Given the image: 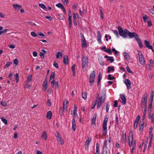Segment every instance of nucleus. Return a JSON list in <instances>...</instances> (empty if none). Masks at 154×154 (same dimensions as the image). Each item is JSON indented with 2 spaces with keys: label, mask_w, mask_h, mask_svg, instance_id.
<instances>
[{
  "label": "nucleus",
  "mask_w": 154,
  "mask_h": 154,
  "mask_svg": "<svg viewBox=\"0 0 154 154\" xmlns=\"http://www.w3.org/2000/svg\"><path fill=\"white\" fill-rule=\"evenodd\" d=\"M106 97V93L104 92H102V97H99L97 99L96 101L97 102V109L100 107L102 104L104 102L105 100Z\"/></svg>",
  "instance_id": "f257e3e1"
},
{
  "label": "nucleus",
  "mask_w": 154,
  "mask_h": 154,
  "mask_svg": "<svg viewBox=\"0 0 154 154\" xmlns=\"http://www.w3.org/2000/svg\"><path fill=\"white\" fill-rule=\"evenodd\" d=\"M82 67L83 71H85L88 66V57L84 56L82 58Z\"/></svg>",
  "instance_id": "f03ea898"
},
{
  "label": "nucleus",
  "mask_w": 154,
  "mask_h": 154,
  "mask_svg": "<svg viewBox=\"0 0 154 154\" xmlns=\"http://www.w3.org/2000/svg\"><path fill=\"white\" fill-rule=\"evenodd\" d=\"M118 29L120 35L124 38H126L127 37V35L128 34V30L125 29L123 30L122 28L119 26H118Z\"/></svg>",
  "instance_id": "7ed1b4c3"
},
{
  "label": "nucleus",
  "mask_w": 154,
  "mask_h": 154,
  "mask_svg": "<svg viewBox=\"0 0 154 154\" xmlns=\"http://www.w3.org/2000/svg\"><path fill=\"white\" fill-rule=\"evenodd\" d=\"M148 95L146 93L143 95L141 100V107L143 108H146Z\"/></svg>",
  "instance_id": "20e7f679"
},
{
  "label": "nucleus",
  "mask_w": 154,
  "mask_h": 154,
  "mask_svg": "<svg viewBox=\"0 0 154 154\" xmlns=\"http://www.w3.org/2000/svg\"><path fill=\"white\" fill-rule=\"evenodd\" d=\"M137 54L139 57V60L140 63L142 65H144L145 63V60L142 53L140 51H137Z\"/></svg>",
  "instance_id": "39448f33"
},
{
  "label": "nucleus",
  "mask_w": 154,
  "mask_h": 154,
  "mask_svg": "<svg viewBox=\"0 0 154 154\" xmlns=\"http://www.w3.org/2000/svg\"><path fill=\"white\" fill-rule=\"evenodd\" d=\"M108 120V117L105 116L104 120L103 125V130L102 133L103 134H106L107 133V124Z\"/></svg>",
  "instance_id": "423d86ee"
},
{
  "label": "nucleus",
  "mask_w": 154,
  "mask_h": 154,
  "mask_svg": "<svg viewBox=\"0 0 154 154\" xmlns=\"http://www.w3.org/2000/svg\"><path fill=\"white\" fill-rule=\"evenodd\" d=\"M95 77V71H93L91 73L89 78L90 85V86H92L93 85V83L94 81Z\"/></svg>",
  "instance_id": "0eeeda50"
},
{
  "label": "nucleus",
  "mask_w": 154,
  "mask_h": 154,
  "mask_svg": "<svg viewBox=\"0 0 154 154\" xmlns=\"http://www.w3.org/2000/svg\"><path fill=\"white\" fill-rule=\"evenodd\" d=\"M69 103V101L66 100H65L63 102V108H61L60 109V114L61 115H63V111L65 112L66 111L67 107V105L68 103Z\"/></svg>",
  "instance_id": "6e6552de"
},
{
  "label": "nucleus",
  "mask_w": 154,
  "mask_h": 154,
  "mask_svg": "<svg viewBox=\"0 0 154 154\" xmlns=\"http://www.w3.org/2000/svg\"><path fill=\"white\" fill-rule=\"evenodd\" d=\"M128 136L129 145V147H131L132 146V142L133 141V135L132 134L133 131L130 130Z\"/></svg>",
  "instance_id": "1a4fd4ad"
},
{
  "label": "nucleus",
  "mask_w": 154,
  "mask_h": 154,
  "mask_svg": "<svg viewBox=\"0 0 154 154\" xmlns=\"http://www.w3.org/2000/svg\"><path fill=\"white\" fill-rule=\"evenodd\" d=\"M55 75V74L54 72H52L49 81L51 82V85L52 87H53L54 86V78Z\"/></svg>",
  "instance_id": "9d476101"
},
{
  "label": "nucleus",
  "mask_w": 154,
  "mask_h": 154,
  "mask_svg": "<svg viewBox=\"0 0 154 154\" xmlns=\"http://www.w3.org/2000/svg\"><path fill=\"white\" fill-rule=\"evenodd\" d=\"M124 83L127 86V88L128 90H130L131 89V82L128 79H125L124 81Z\"/></svg>",
  "instance_id": "9b49d317"
},
{
  "label": "nucleus",
  "mask_w": 154,
  "mask_h": 154,
  "mask_svg": "<svg viewBox=\"0 0 154 154\" xmlns=\"http://www.w3.org/2000/svg\"><path fill=\"white\" fill-rule=\"evenodd\" d=\"M12 6L15 11H18L22 7V5L17 4H13L12 5Z\"/></svg>",
  "instance_id": "f8f14e48"
},
{
  "label": "nucleus",
  "mask_w": 154,
  "mask_h": 154,
  "mask_svg": "<svg viewBox=\"0 0 154 154\" xmlns=\"http://www.w3.org/2000/svg\"><path fill=\"white\" fill-rule=\"evenodd\" d=\"M128 35L130 38H134L135 39L138 37L137 35L134 32H131L128 30Z\"/></svg>",
  "instance_id": "ddd939ff"
},
{
  "label": "nucleus",
  "mask_w": 154,
  "mask_h": 154,
  "mask_svg": "<svg viewBox=\"0 0 154 154\" xmlns=\"http://www.w3.org/2000/svg\"><path fill=\"white\" fill-rule=\"evenodd\" d=\"M81 42H82V46L83 48L86 47L88 44L86 42V40L85 38H81Z\"/></svg>",
  "instance_id": "4468645a"
},
{
  "label": "nucleus",
  "mask_w": 154,
  "mask_h": 154,
  "mask_svg": "<svg viewBox=\"0 0 154 154\" xmlns=\"http://www.w3.org/2000/svg\"><path fill=\"white\" fill-rule=\"evenodd\" d=\"M48 87L47 80L46 78L44 81L43 85V89L44 91H45Z\"/></svg>",
  "instance_id": "2eb2a0df"
},
{
  "label": "nucleus",
  "mask_w": 154,
  "mask_h": 154,
  "mask_svg": "<svg viewBox=\"0 0 154 154\" xmlns=\"http://www.w3.org/2000/svg\"><path fill=\"white\" fill-rule=\"evenodd\" d=\"M76 129V125L74 118L72 120V129L75 131Z\"/></svg>",
  "instance_id": "dca6fc26"
},
{
  "label": "nucleus",
  "mask_w": 154,
  "mask_h": 154,
  "mask_svg": "<svg viewBox=\"0 0 154 154\" xmlns=\"http://www.w3.org/2000/svg\"><path fill=\"white\" fill-rule=\"evenodd\" d=\"M77 106L75 105L74 106V109L73 110V113L74 115V118L78 117V115L77 113Z\"/></svg>",
  "instance_id": "f3484780"
},
{
  "label": "nucleus",
  "mask_w": 154,
  "mask_h": 154,
  "mask_svg": "<svg viewBox=\"0 0 154 154\" xmlns=\"http://www.w3.org/2000/svg\"><path fill=\"white\" fill-rule=\"evenodd\" d=\"M121 99L122 100L121 102L123 104H125L126 102V98L124 95H121V94L120 95Z\"/></svg>",
  "instance_id": "a211bd4d"
},
{
  "label": "nucleus",
  "mask_w": 154,
  "mask_h": 154,
  "mask_svg": "<svg viewBox=\"0 0 154 154\" xmlns=\"http://www.w3.org/2000/svg\"><path fill=\"white\" fill-rule=\"evenodd\" d=\"M123 55L126 60H130V56L126 52H124Z\"/></svg>",
  "instance_id": "6ab92c4d"
},
{
  "label": "nucleus",
  "mask_w": 154,
  "mask_h": 154,
  "mask_svg": "<svg viewBox=\"0 0 154 154\" xmlns=\"http://www.w3.org/2000/svg\"><path fill=\"white\" fill-rule=\"evenodd\" d=\"M41 137L45 140H47V135L45 131H44L42 132L41 135Z\"/></svg>",
  "instance_id": "aec40b11"
},
{
  "label": "nucleus",
  "mask_w": 154,
  "mask_h": 154,
  "mask_svg": "<svg viewBox=\"0 0 154 154\" xmlns=\"http://www.w3.org/2000/svg\"><path fill=\"white\" fill-rule=\"evenodd\" d=\"M144 121L143 120L142 121L140 122L139 131L140 133H142L143 131V123Z\"/></svg>",
  "instance_id": "412c9836"
},
{
  "label": "nucleus",
  "mask_w": 154,
  "mask_h": 154,
  "mask_svg": "<svg viewBox=\"0 0 154 154\" xmlns=\"http://www.w3.org/2000/svg\"><path fill=\"white\" fill-rule=\"evenodd\" d=\"M144 43L145 45H146V46L147 48H148L149 49H152V51H153V50L152 48V46L149 45V42H148L146 40H145L144 41Z\"/></svg>",
  "instance_id": "4be33fe9"
},
{
  "label": "nucleus",
  "mask_w": 154,
  "mask_h": 154,
  "mask_svg": "<svg viewBox=\"0 0 154 154\" xmlns=\"http://www.w3.org/2000/svg\"><path fill=\"white\" fill-rule=\"evenodd\" d=\"M137 41L138 44L140 48H142L143 47V45H142V43L141 42V41L140 38H139L138 36L135 39Z\"/></svg>",
  "instance_id": "5701e85b"
},
{
  "label": "nucleus",
  "mask_w": 154,
  "mask_h": 154,
  "mask_svg": "<svg viewBox=\"0 0 154 154\" xmlns=\"http://www.w3.org/2000/svg\"><path fill=\"white\" fill-rule=\"evenodd\" d=\"M62 57L63 53L62 52H58L56 54V58L57 59H61Z\"/></svg>",
  "instance_id": "b1692460"
},
{
  "label": "nucleus",
  "mask_w": 154,
  "mask_h": 154,
  "mask_svg": "<svg viewBox=\"0 0 154 154\" xmlns=\"http://www.w3.org/2000/svg\"><path fill=\"white\" fill-rule=\"evenodd\" d=\"M126 133L122 134V141L123 143H125L126 142Z\"/></svg>",
  "instance_id": "393cba45"
},
{
  "label": "nucleus",
  "mask_w": 154,
  "mask_h": 154,
  "mask_svg": "<svg viewBox=\"0 0 154 154\" xmlns=\"http://www.w3.org/2000/svg\"><path fill=\"white\" fill-rule=\"evenodd\" d=\"M132 146V148L131 151V154H133L134 152V150L136 146V143L135 141H134L133 143L132 142V146Z\"/></svg>",
  "instance_id": "a878e982"
},
{
  "label": "nucleus",
  "mask_w": 154,
  "mask_h": 154,
  "mask_svg": "<svg viewBox=\"0 0 154 154\" xmlns=\"http://www.w3.org/2000/svg\"><path fill=\"white\" fill-rule=\"evenodd\" d=\"M52 113L51 111H48L46 114V117L47 119H51L52 116Z\"/></svg>",
  "instance_id": "bb28decb"
},
{
  "label": "nucleus",
  "mask_w": 154,
  "mask_h": 154,
  "mask_svg": "<svg viewBox=\"0 0 154 154\" xmlns=\"http://www.w3.org/2000/svg\"><path fill=\"white\" fill-rule=\"evenodd\" d=\"M63 63L67 65L68 64V57L67 55H65L63 57Z\"/></svg>",
  "instance_id": "cd10ccee"
},
{
  "label": "nucleus",
  "mask_w": 154,
  "mask_h": 154,
  "mask_svg": "<svg viewBox=\"0 0 154 154\" xmlns=\"http://www.w3.org/2000/svg\"><path fill=\"white\" fill-rule=\"evenodd\" d=\"M57 140L59 144H64L63 140L61 138V137L57 138Z\"/></svg>",
  "instance_id": "c85d7f7f"
},
{
  "label": "nucleus",
  "mask_w": 154,
  "mask_h": 154,
  "mask_svg": "<svg viewBox=\"0 0 154 154\" xmlns=\"http://www.w3.org/2000/svg\"><path fill=\"white\" fill-rule=\"evenodd\" d=\"M144 109V110L143 113V116L142 118V120H143V121H144V119L145 118L147 112V110L146 109V108Z\"/></svg>",
  "instance_id": "c756f323"
},
{
  "label": "nucleus",
  "mask_w": 154,
  "mask_h": 154,
  "mask_svg": "<svg viewBox=\"0 0 154 154\" xmlns=\"http://www.w3.org/2000/svg\"><path fill=\"white\" fill-rule=\"evenodd\" d=\"M82 97L84 100H86L87 98V94L86 92H82Z\"/></svg>",
  "instance_id": "7c9ffc66"
},
{
  "label": "nucleus",
  "mask_w": 154,
  "mask_h": 154,
  "mask_svg": "<svg viewBox=\"0 0 154 154\" xmlns=\"http://www.w3.org/2000/svg\"><path fill=\"white\" fill-rule=\"evenodd\" d=\"M39 7L43 9L45 11L47 10V8L43 4H39Z\"/></svg>",
  "instance_id": "2f4dec72"
},
{
  "label": "nucleus",
  "mask_w": 154,
  "mask_h": 154,
  "mask_svg": "<svg viewBox=\"0 0 154 154\" xmlns=\"http://www.w3.org/2000/svg\"><path fill=\"white\" fill-rule=\"evenodd\" d=\"M99 146L98 143H96V152L95 154H100L99 153Z\"/></svg>",
  "instance_id": "473e14b6"
},
{
  "label": "nucleus",
  "mask_w": 154,
  "mask_h": 154,
  "mask_svg": "<svg viewBox=\"0 0 154 154\" xmlns=\"http://www.w3.org/2000/svg\"><path fill=\"white\" fill-rule=\"evenodd\" d=\"M153 135H151V136H149V137H150V140H149V145L148 146V147H151V146L152 145V137H153Z\"/></svg>",
  "instance_id": "72a5a7b5"
},
{
  "label": "nucleus",
  "mask_w": 154,
  "mask_h": 154,
  "mask_svg": "<svg viewBox=\"0 0 154 154\" xmlns=\"http://www.w3.org/2000/svg\"><path fill=\"white\" fill-rule=\"evenodd\" d=\"M56 6L57 7L60 8L61 9L64 7V6L63 5L60 3L56 4Z\"/></svg>",
  "instance_id": "f704fd0d"
},
{
  "label": "nucleus",
  "mask_w": 154,
  "mask_h": 154,
  "mask_svg": "<svg viewBox=\"0 0 154 154\" xmlns=\"http://www.w3.org/2000/svg\"><path fill=\"white\" fill-rule=\"evenodd\" d=\"M102 78L101 75L100 73L99 75V76L98 78L97 79V84L98 85H99L100 83V81Z\"/></svg>",
  "instance_id": "c9c22d12"
},
{
  "label": "nucleus",
  "mask_w": 154,
  "mask_h": 154,
  "mask_svg": "<svg viewBox=\"0 0 154 154\" xmlns=\"http://www.w3.org/2000/svg\"><path fill=\"white\" fill-rule=\"evenodd\" d=\"M148 141V138H147L145 141V142L144 144V149L143 151V152H145V150H146V146H147V144Z\"/></svg>",
  "instance_id": "e433bc0d"
},
{
  "label": "nucleus",
  "mask_w": 154,
  "mask_h": 154,
  "mask_svg": "<svg viewBox=\"0 0 154 154\" xmlns=\"http://www.w3.org/2000/svg\"><path fill=\"white\" fill-rule=\"evenodd\" d=\"M107 141L106 140H105L104 141L103 145V149H106V148L107 147Z\"/></svg>",
  "instance_id": "4c0bfd02"
},
{
  "label": "nucleus",
  "mask_w": 154,
  "mask_h": 154,
  "mask_svg": "<svg viewBox=\"0 0 154 154\" xmlns=\"http://www.w3.org/2000/svg\"><path fill=\"white\" fill-rule=\"evenodd\" d=\"M151 66L149 64H147L146 65V68L148 71H151Z\"/></svg>",
  "instance_id": "58836bf2"
},
{
  "label": "nucleus",
  "mask_w": 154,
  "mask_h": 154,
  "mask_svg": "<svg viewBox=\"0 0 154 154\" xmlns=\"http://www.w3.org/2000/svg\"><path fill=\"white\" fill-rule=\"evenodd\" d=\"M79 17V16L78 14L76 13L73 14V20H76L77 18Z\"/></svg>",
  "instance_id": "ea45409f"
},
{
  "label": "nucleus",
  "mask_w": 154,
  "mask_h": 154,
  "mask_svg": "<svg viewBox=\"0 0 154 154\" xmlns=\"http://www.w3.org/2000/svg\"><path fill=\"white\" fill-rule=\"evenodd\" d=\"M114 70L113 67L109 66L108 67V72H109L111 71H113Z\"/></svg>",
  "instance_id": "a19ab883"
},
{
  "label": "nucleus",
  "mask_w": 154,
  "mask_h": 154,
  "mask_svg": "<svg viewBox=\"0 0 154 154\" xmlns=\"http://www.w3.org/2000/svg\"><path fill=\"white\" fill-rule=\"evenodd\" d=\"M58 17L60 20H63L64 18V16L62 14H60L58 15Z\"/></svg>",
  "instance_id": "79ce46f5"
},
{
  "label": "nucleus",
  "mask_w": 154,
  "mask_h": 154,
  "mask_svg": "<svg viewBox=\"0 0 154 154\" xmlns=\"http://www.w3.org/2000/svg\"><path fill=\"white\" fill-rule=\"evenodd\" d=\"M1 119L2 121L5 125H7L8 124L7 121L6 119H4L3 117L1 118Z\"/></svg>",
  "instance_id": "37998d69"
},
{
  "label": "nucleus",
  "mask_w": 154,
  "mask_h": 154,
  "mask_svg": "<svg viewBox=\"0 0 154 154\" xmlns=\"http://www.w3.org/2000/svg\"><path fill=\"white\" fill-rule=\"evenodd\" d=\"M31 35L34 37H37L38 35L34 32H32L31 33Z\"/></svg>",
  "instance_id": "c03bdc74"
},
{
  "label": "nucleus",
  "mask_w": 154,
  "mask_h": 154,
  "mask_svg": "<svg viewBox=\"0 0 154 154\" xmlns=\"http://www.w3.org/2000/svg\"><path fill=\"white\" fill-rule=\"evenodd\" d=\"M97 39H101V34L100 31H98L97 32Z\"/></svg>",
  "instance_id": "a18cd8bd"
},
{
  "label": "nucleus",
  "mask_w": 154,
  "mask_h": 154,
  "mask_svg": "<svg viewBox=\"0 0 154 154\" xmlns=\"http://www.w3.org/2000/svg\"><path fill=\"white\" fill-rule=\"evenodd\" d=\"M107 60H109L111 63H112L114 61L113 57H109Z\"/></svg>",
  "instance_id": "49530a36"
},
{
  "label": "nucleus",
  "mask_w": 154,
  "mask_h": 154,
  "mask_svg": "<svg viewBox=\"0 0 154 154\" xmlns=\"http://www.w3.org/2000/svg\"><path fill=\"white\" fill-rule=\"evenodd\" d=\"M114 33L116 35L117 37V38H119V37L118 32V31L116 30H112Z\"/></svg>",
  "instance_id": "de8ad7c7"
},
{
  "label": "nucleus",
  "mask_w": 154,
  "mask_h": 154,
  "mask_svg": "<svg viewBox=\"0 0 154 154\" xmlns=\"http://www.w3.org/2000/svg\"><path fill=\"white\" fill-rule=\"evenodd\" d=\"M149 63H150V65L151 67H154V63L153 62V60L152 59H150L149 60Z\"/></svg>",
  "instance_id": "09e8293b"
},
{
  "label": "nucleus",
  "mask_w": 154,
  "mask_h": 154,
  "mask_svg": "<svg viewBox=\"0 0 154 154\" xmlns=\"http://www.w3.org/2000/svg\"><path fill=\"white\" fill-rule=\"evenodd\" d=\"M143 19L145 22H146L147 20V16L146 15H144L143 16Z\"/></svg>",
  "instance_id": "8fccbe9b"
},
{
  "label": "nucleus",
  "mask_w": 154,
  "mask_h": 154,
  "mask_svg": "<svg viewBox=\"0 0 154 154\" xmlns=\"http://www.w3.org/2000/svg\"><path fill=\"white\" fill-rule=\"evenodd\" d=\"M32 75H29L28 76L27 79V82H30L32 80Z\"/></svg>",
  "instance_id": "3c124183"
},
{
  "label": "nucleus",
  "mask_w": 154,
  "mask_h": 154,
  "mask_svg": "<svg viewBox=\"0 0 154 154\" xmlns=\"http://www.w3.org/2000/svg\"><path fill=\"white\" fill-rule=\"evenodd\" d=\"M31 87V85L28 83V82L25 85V88H28V89H29L30 87Z\"/></svg>",
  "instance_id": "603ef678"
},
{
  "label": "nucleus",
  "mask_w": 154,
  "mask_h": 154,
  "mask_svg": "<svg viewBox=\"0 0 154 154\" xmlns=\"http://www.w3.org/2000/svg\"><path fill=\"white\" fill-rule=\"evenodd\" d=\"M140 116H138L135 120V121L134 123H138L140 119Z\"/></svg>",
  "instance_id": "864d4df0"
},
{
  "label": "nucleus",
  "mask_w": 154,
  "mask_h": 154,
  "mask_svg": "<svg viewBox=\"0 0 154 154\" xmlns=\"http://www.w3.org/2000/svg\"><path fill=\"white\" fill-rule=\"evenodd\" d=\"M126 69L128 71V72L129 73H131L132 74L133 72L131 70V69H130V68H129V67L128 66H127L126 67Z\"/></svg>",
  "instance_id": "5fc2aeb1"
},
{
  "label": "nucleus",
  "mask_w": 154,
  "mask_h": 154,
  "mask_svg": "<svg viewBox=\"0 0 154 154\" xmlns=\"http://www.w3.org/2000/svg\"><path fill=\"white\" fill-rule=\"evenodd\" d=\"M15 79L16 80V82H17L19 81V75L17 73L15 74Z\"/></svg>",
  "instance_id": "6e6d98bb"
},
{
  "label": "nucleus",
  "mask_w": 154,
  "mask_h": 154,
  "mask_svg": "<svg viewBox=\"0 0 154 154\" xmlns=\"http://www.w3.org/2000/svg\"><path fill=\"white\" fill-rule=\"evenodd\" d=\"M12 63V62H7L5 66V68H7Z\"/></svg>",
  "instance_id": "4d7b16f0"
},
{
  "label": "nucleus",
  "mask_w": 154,
  "mask_h": 154,
  "mask_svg": "<svg viewBox=\"0 0 154 154\" xmlns=\"http://www.w3.org/2000/svg\"><path fill=\"white\" fill-rule=\"evenodd\" d=\"M108 79L109 80H113L115 79V77L114 76H111V74H109L108 75Z\"/></svg>",
  "instance_id": "13d9d810"
},
{
  "label": "nucleus",
  "mask_w": 154,
  "mask_h": 154,
  "mask_svg": "<svg viewBox=\"0 0 154 154\" xmlns=\"http://www.w3.org/2000/svg\"><path fill=\"white\" fill-rule=\"evenodd\" d=\"M109 102H108L106 105V111L107 112H108L109 107Z\"/></svg>",
  "instance_id": "bf43d9fd"
},
{
  "label": "nucleus",
  "mask_w": 154,
  "mask_h": 154,
  "mask_svg": "<svg viewBox=\"0 0 154 154\" xmlns=\"http://www.w3.org/2000/svg\"><path fill=\"white\" fill-rule=\"evenodd\" d=\"M104 51L105 52H106L107 53H108V54H111V53H112V52H111V50L110 49H106Z\"/></svg>",
  "instance_id": "052dcab7"
},
{
  "label": "nucleus",
  "mask_w": 154,
  "mask_h": 154,
  "mask_svg": "<svg viewBox=\"0 0 154 154\" xmlns=\"http://www.w3.org/2000/svg\"><path fill=\"white\" fill-rule=\"evenodd\" d=\"M152 127H151L149 128V136H151V135H153V134H152Z\"/></svg>",
  "instance_id": "680f3d73"
},
{
  "label": "nucleus",
  "mask_w": 154,
  "mask_h": 154,
  "mask_svg": "<svg viewBox=\"0 0 154 154\" xmlns=\"http://www.w3.org/2000/svg\"><path fill=\"white\" fill-rule=\"evenodd\" d=\"M38 34L39 36H42V37H44L45 36L44 34L41 32H38Z\"/></svg>",
  "instance_id": "e2e57ef3"
},
{
  "label": "nucleus",
  "mask_w": 154,
  "mask_h": 154,
  "mask_svg": "<svg viewBox=\"0 0 154 154\" xmlns=\"http://www.w3.org/2000/svg\"><path fill=\"white\" fill-rule=\"evenodd\" d=\"M45 17L47 18V19H48L49 21H51L52 20V17L50 16H45Z\"/></svg>",
  "instance_id": "0e129e2a"
},
{
  "label": "nucleus",
  "mask_w": 154,
  "mask_h": 154,
  "mask_svg": "<svg viewBox=\"0 0 154 154\" xmlns=\"http://www.w3.org/2000/svg\"><path fill=\"white\" fill-rule=\"evenodd\" d=\"M53 65H54V66L56 68H59L58 65L57 63H56V62H54V63Z\"/></svg>",
  "instance_id": "69168bd1"
},
{
  "label": "nucleus",
  "mask_w": 154,
  "mask_h": 154,
  "mask_svg": "<svg viewBox=\"0 0 154 154\" xmlns=\"http://www.w3.org/2000/svg\"><path fill=\"white\" fill-rule=\"evenodd\" d=\"M91 140V139L89 137H88L85 143L89 144Z\"/></svg>",
  "instance_id": "338daca9"
},
{
  "label": "nucleus",
  "mask_w": 154,
  "mask_h": 154,
  "mask_svg": "<svg viewBox=\"0 0 154 154\" xmlns=\"http://www.w3.org/2000/svg\"><path fill=\"white\" fill-rule=\"evenodd\" d=\"M147 24L149 27H150L152 25V22L151 20L147 22Z\"/></svg>",
  "instance_id": "774afa93"
}]
</instances>
